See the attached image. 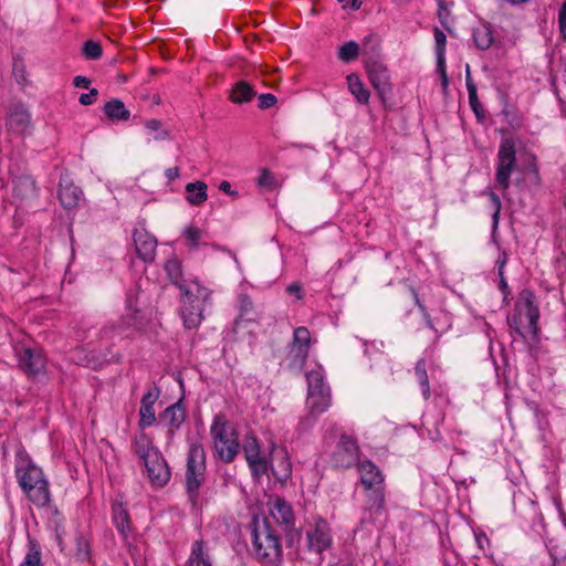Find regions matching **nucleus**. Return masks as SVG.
Wrapping results in <instances>:
<instances>
[{"instance_id": "nucleus-1", "label": "nucleus", "mask_w": 566, "mask_h": 566, "mask_svg": "<svg viewBox=\"0 0 566 566\" xmlns=\"http://www.w3.org/2000/svg\"><path fill=\"white\" fill-rule=\"evenodd\" d=\"M15 473L21 489L32 503L42 507L50 502L49 483L39 467L20 455Z\"/></svg>"}, {"instance_id": "nucleus-2", "label": "nucleus", "mask_w": 566, "mask_h": 566, "mask_svg": "<svg viewBox=\"0 0 566 566\" xmlns=\"http://www.w3.org/2000/svg\"><path fill=\"white\" fill-rule=\"evenodd\" d=\"M181 317L187 328H196L203 319L206 306L210 304V291L198 281L181 285Z\"/></svg>"}, {"instance_id": "nucleus-3", "label": "nucleus", "mask_w": 566, "mask_h": 566, "mask_svg": "<svg viewBox=\"0 0 566 566\" xmlns=\"http://www.w3.org/2000/svg\"><path fill=\"white\" fill-rule=\"evenodd\" d=\"M539 310L535 301V295L530 290H523L516 300L515 311L509 318V324L520 336H536Z\"/></svg>"}, {"instance_id": "nucleus-4", "label": "nucleus", "mask_w": 566, "mask_h": 566, "mask_svg": "<svg viewBox=\"0 0 566 566\" xmlns=\"http://www.w3.org/2000/svg\"><path fill=\"white\" fill-rule=\"evenodd\" d=\"M210 433L214 450L224 462H231L239 452L238 437L223 415H216Z\"/></svg>"}, {"instance_id": "nucleus-5", "label": "nucleus", "mask_w": 566, "mask_h": 566, "mask_svg": "<svg viewBox=\"0 0 566 566\" xmlns=\"http://www.w3.org/2000/svg\"><path fill=\"white\" fill-rule=\"evenodd\" d=\"M139 311L133 305L132 301L128 302L126 313L122 315L116 322L107 323L98 333L101 340L106 345H114L117 339L127 336L129 329H142L144 324L138 316Z\"/></svg>"}, {"instance_id": "nucleus-6", "label": "nucleus", "mask_w": 566, "mask_h": 566, "mask_svg": "<svg viewBox=\"0 0 566 566\" xmlns=\"http://www.w3.org/2000/svg\"><path fill=\"white\" fill-rule=\"evenodd\" d=\"M253 547L256 557L263 564H275L281 560L280 538L268 522L264 523L262 528L255 530Z\"/></svg>"}, {"instance_id": "nucleus-7", "label": "nucleus", "mask_w": 566, "mask_h": 566, "mask_svg": "<svg viewBox=\"0 0 566 566\" xmlns=\"http://www.w3.org/2000/svg\"><path fill=\"white\" fill-rule=\"evenodd\" d=\"M311 344V333L306 327L300 326L294 329L285 356V363L289 369L296 371L302 370L308 358Z\"/></svg>"}, {"instance_id": "nucleus-8", "label": "nucleus", "mask_w": 566, "mask_h": 566, "mask_svg": "<svg viewBox=\"0 0 566 566\" xmlns=\"http://www.w3.org/2000/svg\"><path fill=\"white\" fill-rule=\"evenodd\" d=\"M206 458L201 447L193 446L188 454L186 469V489L192 504L196 503L198 491L205 480Z\"/></svg>"}, {"instance_id": "nucleus-9", "label": "nucleus", "mask_w": 566, "mask_h": 566, "mask_svg": "<svg viewBox=\"0 0 566 566\" xmlns=\"http://www.w3.org/2000/svg\"><path fill=\"white\" fill-rule=\"evenodd\" d=\"M368 80L381 101L391 94L392 87L388 67L382 61L369 57L364 62Z\"/></svg>"}, {"instance_id": "nucleus-10", "label": "nucleus", "mask_w": 566, "mask_h": 566, "mask_svg": "<svg viewBox=\"0 0 566 566\" xmlns=\"http://www.w3.org/2000/svg\"><path fill=\"white\" fill-rule=\"evenodd\" d=\"M515 154L513 142L506 139L501 144L497 155L495 180L503 190H507L510 187V178L516 163Z\"/></svg>"}, {"instance_id": "nucleus-11", "label": "nucleus", "mask_w": 566, "mask_h": 566, "mask_svg": "<svg viewBox=\"0 0 566 566\" xmlns=\"http://www.w3.org/2000/svg\"><path fill=\"white\" fill-rule=\"evenodd\" d=\"M359 447L357 442L347 434H342L337 443L336 450L333 453V464L340 469H348L358 464Z\"/></svg>"}, {"instance_id": "nucleus-12", "label": "nucleus", "mask_w": 566, "mask_h": 566, "mask_svg": "<svg viewBox=\"0 0 566 566\" xmlns=\"http://www.w3.org/2000/svg\"><path fill=\"white\" fill-rule=\"evenodd\" d=\"M19 368L29 377L38 376L45 370L46 359L42 352L30 347H17Z\"/></svg>"}, {"instance_id": "nucleus-13", "label": "nucleus", "mask_w": 566, "mask_h": 566, "mask_svg": "<svg viewBox=\"0 0 566 566\" xmlns=\"http://www.w3.org/2000/svg\"><path fill=\"white\" fill-rule=\"evenodd\" d=\"M31 114L24 104H10L6 115V127L10 133L24 135L31 128Z\"/></svg>"}, {"instance_id": "nucleus-14", "label": "nucleus", "mask_w": 566, "mask_h": 566, "mask_svg": "<svg viewBox=\"0 0 566 566\" xmlns=\"http://www.w3.org/2000/svg\"><path fill=\"white\" fill-rule=\"evenodd\" d=\"M307 547L317 554L328 549L332 545V535L328 523L317 517L314 525L306 532Z\"/></svg>"}, {"instance_id": "nucleus-15", "label": "nucleus", "mask_w": 566, "mask_h": 566, "mask_svg": "<svg viewBox=\"0 0 566 566\" xmlns=\"http://www.w3.org/2000/svg\"><path fill=\"white\" fill-rule=\"evenodd\" d=\"M143 464L147 478L154 486L161 488L170 480V470L160 452H153L150 458L143 462Z\"/></svg>"}, {"instance_id": "nucleus-16", "label": "nucleus", "mask_w": 566, "mask_h": 566, "mask_svg": "<svg viewBox=\"0 0 566 566\" xmlns=\"http://www.w3.org/2000/svg\"><path fill=\"white\" fill-rule=\"evenodd\" d=\"M243 452L252 473L261 476L268 472L269 463L265 457L261 455L258 440L254 436H249L243 442Z\"/></svg>"}, {"instance_id": "nucleus-17", "label": "nucleus", "mask_w": 566, "mask_h": 566, "mask_svg": "<svg viewBox=\"0 0 566 566\" xmlns=\"http://www.w3.org/2000/svg\"><path fill=\"white\" fill-rule=\"evenodd\" d=\"M270 514L275 520V522L283 528V531L289 534L294 530V513L292 506L280 497H275L274 500L269 502Z\"/></svg>"}, {"instance_id": "nucleus-18", "label": "nucleus", "mask_w": 566, "mask_h": 566, "mask_svg": "<svg viewBox=\"0 0 566 566\" xmlns=\"http://www.w3.org/2000/svg\"><path fill=\"white\" fill-rule=\"evenodd\" d=\"M271 470L273 475L281 482L290 479L292 473V464L287 452L284 449L272 447L271 450Z\"/></svg>"}, {"instance_id": "nucleus-19", "label": "nucleus", "mask_w": 566, "mask_h": 566, "mask_svg": "<svg viewBox=\"0 0 566 566\" xmlns=\"http://www.w3.org/2000/svg\"><path fill=\"white\" fill-rule=\"evenodd\" d=\"M83 196L82 190L67 177H61L59 185V200L65 209L77 207Z\"/></svg>"}, {"instance_id": "nucleus-20", "label": "nucleus", "mask_w": 566, "mask_h": 566, "mask_svg": "<svg viewBox=\"0 0 566 566\" xmlns=\"http://www.w3.org/2000/svg\"><path fill=\"white\" fill-rule=\"evenodd\" d=\"M358 472L360 475V483L365 490H371L376 486L384 485V475L378 467L369 460L358 463Z\"/></svg>"}, {"instance_id": "nucleus-21", "label": "nucleus", "mask_w": 566, "mask_h": 566, "mask_svg": "<svg viewBox=\"0 0 566 566\" xmlns=\"http://www.w3.org/2000/svg\"><path fill=\"white\" fill-rule=\"evenodd\" d=\"M186 415V408L181 400H179L167 407L159 416V419L168 427L169 433L174 434L185 422Z\"/></svg>"}, {"instance_id": "nucleus-22", "label": "nucleus", "mask_w": 566, "mask_h": 566, "mask_svg": "<svg viewBox=\"0 0 566 566\" xmlns=\"http://www.w3.org/2000/svg\"><path fill=\"white\" fill-rule=\"evenodd\" d=\"M134 242L137 254L146 262L154 260L156 254L157 240L151 234L144 231H136Z\"/></svg>"}, {"instance_id": "nucleus-23", "label": "nucleus", "mask_w": 566, "mask_h": 566, "mask_svg": "<svg viewBox=\"0 0 566 566\" xmlns=\"http://www.w3.org/2000/svg\"><path fill=\"white\" fill-rule=\"evenodd\" d=\"M35 181L30 176H20L13 179V196L21 202L36 197Z\"/></svg>"}, {"instance_id": "nucleus-24", "label": "nucleus", "mask_w": 566, "mask_h": 566, "mask_svg": "<svg viewBox=\"0 0 566 566\" xmlns=\"http://www.w3.org/2000/svg\"><path fill=\"white\" fill-rule=\"evenodd\" d=\"M132 451L139 458L142 463L148 460L153 452H159V450L154 447L150 437L143 431L138 432L134 437L132 441Z\"/></svg>"}, {"instance_id": "nucleus-25", "label": "nucleus", "mask_w": 566, "mask_h": 566, "mask_svg": "<svg viewBox=\"0 0 566 566\" xmlns=\"http://www.w3.org/2000/svg\"><path fill=\"white\" fill-rule=\"evenodd\" d=\"M331 406V390L307 391V407L311 415H321Z\"/></svg>"}, {"instance_id": "nucleus-26", "label": "nucleus", "mask_w": 566, "mask_h": 566, "mask_svg": "<svg viewBox=\"0 0 566 566\" xmlns=\"http://www.w3.org/2000/svg\"><path fill=\"white\" fill-rule=\"evenodd\" d=\"M347 88L359 104H368L370 93L365 87L359 76L350 73L346 76Z\"/></svg>"}, {"instance_id": "nucleus-27", "label": "nucleus", "mask_w": 566, "mask_h": 566, "mask_svg": "<svg viewBox=\"0 0 566 566\" xmlns=\"http://www.w3.org/2000/svg\"><path fill=\"white\" fill-rule=\"evenodd\" d=\"M255 95L256 92L248 82L240 81L233 85L230 99L235 104H243L250 102Z\"/></svg>"}, {"instance_id": "nucleus-28", "label": "nucleus", "mask_w": 566, "mask_h": 566, "mask_svg": "<svg viewBox=\"0 0 566 566\" xmlns=\"http://www.w3.org/2000/svg\"><path fill=\"white\" fill-rule=\"evenodd\" d=\"M208 186L203 181L190 182L186 186L187 200L190 205L199 206L203 203L207 198Z\"/></svg>"}, {"instance_id": "nucleus-29", "label": "nucleus", "mask_w": 566, "mask_h": 566, "mask_svg": "<svg viewBox=\"0 0 566 566\" xmlns=\"http://www.w3.org/2000/svg\"><path fill=\"white\" fill-rule=\"evenodd\" d=\"M113 521L119 534L126 538L129 531V515L123 504L113 505Z\"/></svg>"}, {"instance_id": "nucleus-30", "label": "nucleus", "mask_w": 566, "mask_h": 566, "mask_svg": "<svg viewBox=\"0 0 566 566\" xmlns=\"http://www.w3.org/2000/svg\"><path fill=\"white\" fill-rule=\"evenodd\" d=\"M104 113L112 120H128L130 112L120 99H112L104 105Z\"/></svg>"}, {"instance_id": "nucleus-31", "label": "nucleus", "mask_w": 566, "mask_h": 566, "mask_svg": "<svg viewBox=\"0 0 566 566\" xmlns=\"http://www.w3.org/2000/svg\"><path fill=\"white\" fill-rule=\"evenodd\" d=\"M189 566H212L209 555L203 549V543L196 541L188 560Z\"/></svg>"}, {"instance_id": "nucleus-32", "label": "nucleus", "mask_w": 566, "mask_h": 566, "mask_svg": "<svg viewBox=\"0 0 566 566\" xmlns=\"http://www.w3.org/2000/svg\"><path fill=\"white\" fill-rule=\"evenodd\" d=\"M366 491L368 492L367 509L374 513H380L385 504L384 485Z\"/></svg>"}, {"instance_id": "nucleus-33", "label": "nucleus", "mask_w": 566, "mask_h": 566, "mask_svg": "<svg viewBox=\"0 0 566 566\" xmlns=\"http://www.w3.org/2000/svg\"><path fill=\"white\" fill-rule=\"evenodd\" d=\"M473 40L479 49H489L493 43V34L490 27L482 24L475 28L473 30Z\"/></svg>"}, {"instance_id": "nucleus-34", "label": "nucleus", "mask_w": 566, "mask_h": 566, "mask_svg": "<svg viewBox=\"0 0 566 566\" xmlns=\"http://www.w3.org/2000/svg\"><path fill=\"white\" fill-rule=\"evenodd\" d=\"M415 375L421 387L422 397L424 400H428L430 397V385L426 369V361L423 359L417 361L415 367Z\"/></svg>"}, {"instance_id": "nucleus-35", "label": "nucleus", "mask_w": 566, "mask_h": 566, "mask_svg": "<svg viewBox=\"0 0 566 566\" xmlns=\"http://www.w3.org/2000/svg\"><path fill=\"white\" fill-rule=\"evenodd\" d=\"M307 379V391H325L331 390L324 382V375L319 369L311 370L306 374Z\"/></svg>"}, {"instance_id": "nucleus-36", "label": "nucleus", "mask_w": 566, "mask_h": 566, "mask_svg": "<svg viewBox=\"0 0 566 566\" xmlns=\"http://www.w3.org/2000/svg\"><path fill=\"white\" fill-rule=\"evenodd\" d=\"M358 54H359V45L355 41L346 42L338 50V59L346 63L356 60Z\"/></svg>"}, {"instance_id": "nucleus-37", "label": "nucleus", "mask_w": 566, "mask_h": 566, "mask_svg": "<svg viewBox=\"0 0 566 566\" xmlns=\"http://www.w3.org/2000/svg\"><path fill=\"white\" fill-rule=\"evenodd\" d=\"M165 271L169 277V280L181 287V285H187V283L181 282V264L178 260H169L165 264Z\"/></svg>"}, {"instance_id": "nucleus-38", "label": "nucleus", "mask_w": 566, "mask_h": 566, "mask_svg": "<svg viewBox=\"0 0 566 566\" xmlns=\"http://www.w3.org/2000/svg\"><path fill=\"white\" fill-rule=\"evenodd\" d=\"M156 421L155 409L151 406H143L139 408V422L138 426L140 429L148 428L154 424Z\"/></svg>"}, {"instance_id": "nucleus-39", "label": "nucleus", "mask_w": 566, "mask_h": 566, "mask_svg": "<svg viewBox=\"0 0 566 566\" xmlns=\"http://www.w3.org/2000/svg\"><path fill=\"white\" fill-rule=\"evenodd\" d=\"M465 84H467V90H468V94H469V103H470V106L471 108H481V103L479 102V98H478V90H476V86L470 75V70H469V65H467V76H465Z\"/></svg>"}, {"instance_id": "nucleus-40", "label": "nucleus", "mask_w": 566, "mask_h": 566, "mask_svg": "<svg viewBox=\"0 0 566 566\" xmlns=\"http://www.w3.org/2000/svg\"><path fill=\"white\" fill-rule=\"evenodd\" d=\"M103 50L98 42L88 40L83 45V54L88 60H98L102 56Z\"/></svg>"}, {"instance_id": "nucleus-41", "label": "nucleus", "mask_w": 566, "mask_h": 566, "mask_svg": "<svg viewBox=\"0 0 566 566\" xmlns=\"http://www.w3.org/2000/svg\"><path fill=\"white\" fill-rule=\"evenodd\" d=\"M182 234L191 248H197L203 235V231L195 226H189L184 230Z\"/></svg>"}, {"instance_id": "nucleus-42", "label": "nucleus", "mask_w": 566, "mask_h": 566, "mask_svg": "<svg viewBox=\"0 0 566 566\" xmlns=\"http://www.w3.org/2000/svg\"><path fill=\"white\" fill-rule=\"evenodd\" d=\"M41 565H42L41 552L34 544H31L21 566H41Z\"/></svg>"}, {"instance_id": "nucleus-43", "label": "nucleus", "mask_w": 566, "mask_h": 566, "mask_svg": "<svg viewBox=\"0 0 566 566\" xmlns=\"http://www.w3.org/2000/svg\"><path fill=\"white\" fill-rule=\"evenodd\" d=\"M434 40L437 43V60H443L444 59V51H446V42L447 38L446 34L439 30H434Z\"/></svg>"}, {"instance_id": "nucleus-44", "label": "nucleus", "mask_w": 566, "mask_h": 566, "mask_svg": "<svg viewBox=\"0 0 566 566\" xmlns=\"http://www.w3.org/2000/svg\"><path fill=\"white\" fill-rule=\"evenodd\" d=\"M240 312L241 316H247V319L252 321L254 317L251 316L253 314V303L251 298L247 295L240 296Z\"/></svg>"}, {"instance_id": "nucleus-45", "label": "nucleus", "mask_w": 566, "mask_h": 566, "mask_svg": "<svg viewBox=\"0 0 566 566\" xmlns=\"http://www.w3.org/2000/svg\"><path fill=\"white\" fill-rule=\"evenodd\" d=\"M159 395H160V389L156 385L151 386L148 389V391L144 395V397L142 398L140 405L154 407L155 402L159 398Z\"/></svg>"}, {"instance_id": "nucleus-46", "label": "nucleus", "mask_w": 566, "mask_h": 566, "mask_svg": "<svg viewBox=\"0 0 566 566\" xmlns=\"http://www.w3.org/2000/svg\"><path fill=\"white\" fill-rule=\"evenodd\" d=\"M488 196H489V198L492 202V206L494 208V212H493L492 217H493V222L496 226L497 221H499V214L501 212L502 203H501L500 197L496 193H494L493 191H489Z\"/></svg>"}, {"instance_id": "nucleus-47", "label": "nucleus", "mask_w": 566, "mask_h": 566, "mask_svg": "<svg viewBox=\"0 0 566 566\" xmlns=\"http://www.w3.org/2000/svg\"><path fill=\"white\" fill-rule=\"evenodd\" d=\"M258 185L261 187H265V188L274 187V185H275L274 176L268 170H262V172L258 179Z\"/></svg>"}, {"instance_id": "nucleus-48", "label": "nucleus", "mask_w": 566, "mask_h": 566, "mask_svg": "<svg viewBox=\"0 0 566 566\" xmlns=\"http://www.w3.org/2000/svg\"><path fill=\"white\" fill-rule=\"evenodd\" d=\"M558 27L563 38L566 40V0L563 2L558 11Z\"/></svg>"}, {"instance_id": "nucleus-49", "label": "nucleus", "mask_w": 566, "mask_h": 566, "mask_svg": "<svg viewBox=\"0 0 566 566\" xmlns=\"http://www.w3.org/2000/svg\"><path fill=\"white\" fill-rule=\"evenodd\" d=\"M276 103V97L273 94L266 93L259 96V107L264 109L273 106Z\"/></svg>"}, {"instance_id": "nucleus-50", "label": "nucleus", "mask_w": 566, "mask_h": 566, "mask_svg": "<svg viewBox=\"0 0 566 566\" xmlns=\"http://www.w3.org/2000/svg\"><path fill=\"white\" fill-rule=\"evenodd\" d=\"M437 70L441 76L442 87H443V90H447L449 82H448V76H447V71H446V59L437 60Z\"/></svg>"}, {"instance_id": "nucleus-51", "label": "nucleus", "mask_w": 566, "mask_h": 566, "mask_svg": "<svg viewBox=\"0 0 566 566\" xmlns=\"http://www.w3.org/2000/svg\"><path fill=\"white\" fill-rule=\"evenodd\" d=\"M98 95V91L96 88H92L88 93H84L80 96V103L82 105H91L95 102Z\"/></svg>"}, {"instance_id": "nucleus-52", "label": "nucleus", "mask_w": 566, "mask_h": 566, "mask_svg": "<svg viewBox=\"0 0 566 566\" xmlns=\"http://www.w3.org/2000/svg\"><path fill=\"white\" fill-rule=\"evenodd\" d=\"M73 84L76 87L88 88V86L91 84V80L87 78L86 76L77 75V76L74 77Z\"/></svg>"}, {"instance_id": "nucleus-53", "label": "nucleus", "mask_w": 566, "mask_h": 566, "mask_svg": "<svg viewBox=\"0 0 566 566\" xmlns=\"http://www.w3.org/2000/svg\"><path fill=\"white\" fill-rule=\"evenodd\" d=\"M289 294H294L297 300L302 298V286L298 283H293L286 287Z\"/></svg>"}, {"instance_id": "nucleus-54", "label": "nucleus", "mask_w": 566, "mask_h": 566, "mask_svg": "<svg viewBox=\"0 0 566 566\" xmlns=\"http://www.w3.org/2000/svg\"><path fill=\"white\" fill-rule=\"evenodd\" d=\"M14 76L19 84H21V85L27 84L28 80L25 77V72L22 67L21 69L14 67Z\"/></svg>"}, {"instance_id": "nucleus-55", "label": "nucleus", "mask_w": 566, "mask_h": 566, "mask_svg": "<svg viewBox=\"0 0 566 566\" xmlns=\"http://www.w3.org/2000/svg\"><path fill=\"white\" fill-rule=\"evenodd\" d=\"M219 189L230 196H237L238 192L231 189V184L229 181H221L219 185Z\"/></svg>"}, {"instance_id": "nucleus-56", "label": "nucleus", "mask_w": 566, "mask_h": 566, "mask_svg": "<svg viewBox=\"0 0 566 566\" xmlns=\"http://www.w3.org/2000/svg\"><path fill=\"white\" fill-rule=\"evenodd\" d=\"M78 545H80V556L81 558H86L87 555H88V544L87 542H85L84 539H78Z\"/></svg>"}, {"instance_id": "nucleus-57", "label": "nucleus", "mask_w": 566, "mask_h": 566, "mask_svg": "<svg viewBox=\"0 0 566 566\" xmlns=\"http://www.w3.org/2000/svg\"><path fill=\"white\" fill-rule=\"evenodd\" d=\"M160 127L161 123L158 119L153 118L146 122V128H148L149 130H159Z\"/></svg>"}, {"instance_id": "nucleus-58", "label": "nucleus", "mask_w": 566, "mask_h": 566, "mask_svg": "<svg viewBox=\"0 0 566 566\" xmlns=\"http://www.w3.org/2000/svg\"><path fill=\"white\" fill-rule=\"evenodd\" d=\"M165 176L169 180H175V179H177L179 177V169L177 167L168 168L165 171Z\"/></svg>"}, {"instance_id": "nucleus-59", "label": "nucleus", "mask_w": 566, "mask_h": 566, "mask_svg": "<svg viewBox=\"0 0 566 566\" xmlns=\"http://www.w3.org/2000/svg\"><path fill=\"white\" fill-rule=\"evenodd\" d=\"M475 541L480 548H483V544L489 542L488 537L484 534H478L475 536Z\"/></svg>"}, {"instance_id": "nucleus-60", "label": "nucleus", "mask_w": 566, "mask_h": 566, "mask_svg": "<svg viewBox=\"0 0 566 566\" xmlns=\"http://www.w3.org/2000/svg\"><path fill=\"white\" fill-rule=\"evenodd\" d=\"M363 4V1L361 0H350L349 1V6L352 7V9H355V10H358Z\"/></svg>"}, {"instance_id": "nucleus-61", "label": "nucleus", "mask_w": 566, "mask_h": 566, "mask_svg": "<svg viewBox=\"0 0 566 566\" xmlns=\"http://www.w3.org/2000/svg\"><path fill=\"white\" fill-rule=\"evenodd\" d=\"M448 14L449 13H448L447 9L442 4H440V10H439L440 20L443 21V19L447 18Z\"/></svg>"}, {"instance_id": "nucleus-62", "label": "nucleus", "mask_w": 566, "mask_h": 566, "mask_svg": "<svg viewBox=\"0 0 566 566\" xmlns=\"http://www.w3.org/2000/svg\"><path fill=\"white\" fill-rule=\"evenodd\" d=\"M472 111L474 112V114L476 115L478 118H483L484 117V111H483V107L481 106V108H472Z\"/></svg>"}, {"instance_id": "nucleus-63", "label": "nucleus", "mask_w": 566, "mask_h": 566, "mask_svg": "<svg viewBox=\"0 0 566 566\" xmlns=\"http://www.w3.org/2000/svg\"><path fill=\"white\" fill-rule=\"evenodd\" d=\"M413 295H415V300H416V303L417 305L419 306V308L424 312V306L420 303L419 298H418V295L416 292H413Z\"/></svg>"}, {"instance_id": "nucleus-64", "label": "nucleus", "mask_w": 566, "mask_h": 566, "mask_svg": "<svg viewBox=\"0 0 566 566\" xmlns=\"http://www.w3.org/2000/svg\"><path fill=\"white\" fill-rule=\"evenodd\" d=\"M167 137H168V133L167 132H161L160 134L155 136V139H165Z\"/></svg>"}]
</instances>
